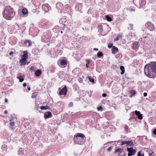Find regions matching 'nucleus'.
Here are the masks:
<instances>
[{"label": "nucleus", "instance_id": "1", "mask_svg": "<svg viewBox=\"0 0 156 156\" xmlns=\"http://www.w3.org/2000/svg\"><path fill=\"white\" fill-rule=\"evenodd\" d=\"M144 73L149 78L156 77V63L152 62L149 66L146 65L144 67Z\"/></svg>", "mask_w": 156, "mask_h": 156}, {"label": "nucleus", "instance_id": "2", "mask_svg": "<svg viewBox=\"0 0 156 156\" xmlns=\"http://www.w3.org/2000/svg\"><path fill=\"white\" fill-rule=\"evenodd\" d=\"M15 15V12L11 8L5 9L3 16L5 19L9 20H11Z\"/></svg>", "mask_w": 156, "mask_h": 156}, {"label": "nucleus", "instance_id": "3", "mask_svg": "<svg viewBox=\"0 0 156 156\" xmlns=\"http://www.w3.org/2000/svg\"><path fill=\"white\" fill-rule=\"evenodd\" d=\"M79 137L82 138V142L85 141V136L83 133H77L76 134V135L74 136L73 138L74 143H81L80 141H79Z\"/></svg>", "mask_w": 156, "mask_h": 156}, {"label": "nucleus", "instance_id": "4", "mask_svg": "<svg viewBox=\"0 0 156 156\" xmlns=\"http://www.w3.org/2000/svg\"><path fill=\"white\" fill-rule=\"evenodd\" d=\"M145 26L150 31H153L155 29L154 24L150 22H147L145 24Z\"/></svg>", "mask_w": 156, "mask_h": 156}, {"label": "nucleus", "instance_id": "5", "mask_svg": "<svg viewBox=\"0 0 156 156\" xmlns=\"http://www.w3.org/2000/svg\"><path fill=\"white\" fill-rule=\"evenodd\" d=\"M127 150L128 152V156H131L133 155L136 153V151L135 149H133L132 147L130 148H127Z\"/></svg>", "mask_w": 156, "mask_h": 156}, {"label": "nucleus", "instance_id": "6", "mask_svg": "<svg viewBox=\"0 0 156 156\" xmlns=\"http://www.w3.org/2000/svg\"><path fill=\"white\" fill-rule=\"evenodd\" d=\"M58 63L60 67L62 68H64L67 65V62L65 60L60 59L58 60Z\"/></svg>", "mask_w": 156, "mask_h": 156}, {"label": "nucleus", "instance_id": "7", "mask_svg": "<svg viewBox=\"0 0 156 156\" xmlns=\"http://www.w3.org/2000/svg\"><path fill=\"white\" fill-rule=\"evenodd\" d=\"M67 91V89L66 86L64 87L62 90H61L59 92V94L60 95H65L66 94Z\"/></svg>", "mask_w": 156, "mask_h": 156}, {"label": "nucleus", "instance_id": "8", "mask_svg": "<svg viewBox=\"0 0 156 156\" xmlns=\"http://www.w3.org/2000/svg\"><path fill=\"white\" fill-rule=\"evenodd\" d=\"M125 144H126L127 145H129L130 146H133L134 145L133 142L131 141H122L121 145H122Z\"/></svg>", "mask_w": 156, "mask_h": 156}, {"label": "nucleus", "instance_id": "9", "mask_svg": "<svg viewBox=\"0 0 156 156\" xmlns=\"http://www.w3.org/2000/svg\"><path fill=\"white\" fill-rule=\"evenodd\" d=\"M135 114L137 116L138 119H142L143 118L142 115L140 114V112L136 110L135 111Z\"/></svg>", "mask_w": 156, "mask_h": 156}, {"label": "nucleus", "instance_id": "10", "mask_svg": "<svg viewBox=\"0 0 156 156\" xmlns=\"http://www.w3.org/2000/svg\"><path fill=\"white\" fill-rule=\"evenodd\" d=\"M112 52L113 54H115L118 51V48L115 46H113L112 49Z\"/></svg>", "mask_w": 156, "mask_h": 156}, {"label": "nucleus", "instance_id": "11", "mask_svg": "<svg viewBox=\"0 0 156 156\" xmlns=\"http://www.w3.org/2000/svg\"><path fill=\"white\" fill-rule=\"evenodd\" d=\"M23 59H27L28 58V54L27 52V51H24L23 52Z\"/></svg>", "mask_w": 156, "mask_h": 156}, {"label": "nucleus", "instance_id": "12", "mask_svg": "<svg viewBox=\"0 0 156 156\" xmlns=\"http://www.w3.org/2000/svg\"><path fill=\"white\" fill-rule=\"evenodd\" d=\"M51 115V114L50 112H48L47 113L44 114V117L45 118H48L50 117Z\"/></svg>", "mask_w": 156, "mask_h": 156}, {"label": "nucleus", "instance_id": "13", "mask_svg": "<svg viewBox=\"0 0 156 156\" xmlns=\"http://www.w3.org/2000/svg\"><path fill=\"white\" fill-rule=\"evenodd\" d=\"M138 47V42L137 41H135L133 45V48L135 49Z\"/></svg>", "mask_w": 156, "mask_h": 156}, {"label": "nucleus", "instance_id": "14", "mask_svg": "<svg viewBox=\"0 0 156 156\" xmlns=\"http://www.w3.org/2000/svg\"><path fill=\"white\" fill-rule=\"evenodd\" d=\"M26 60L27 59H23V58H22V59L20 60V62L22 64V65H25L26 63Z\"/></svg>", "mask_w": 156, "mask_h": 156}, {"label": "nucleus", "instance_id": "15", "mask_svg": "<svg viewBox=\"0 0 156 156\" xmlns=\"http://www.w3.org/2000/svg\"><path fill=\"white\" fill-rule=\"evenodd\" d=\"M41 71L40 70H38L35 72V74L36 76H39L41 74Z\"/></svg>", "mask_w": 156, "mask_h": 156}, {"label": "nucleus", "instance_id": "16", "mask_svg": "<svg viewBox=\"0 0 156 156\" xmlns=\"http://www.w3.org/2000/svg\"><path fill=\"white\" fill-rule=\"evenodd\" d=\"M25 43L26 45L28 46H30L31 45V41L29 40H26L25 41Z\"/></svg>", "mask_w": 156, "mask_h": 156}, {"label": "nucleus", "instance_id": "17", "mask_svg": "<svg viewBox=\"0 0 156 156\" xmlns=\"http://www.w3.org/2000/svg\"><path fill=\"white\" fill-rule=\"evenodd\" d=\"M17 78L19 80L20 82H23L24 80V77L22 75H21L19 76H17Z\"/></svg>", "mask_w": 156, "mask_h": 156}, {"label": "nucleus", "instance_id": "18", "mask_svg": "<svg viewBox=\"0 0 156 156\" xmlns=\"http://www.w3.org/2000/svg\"><path fill=\"white\" fill-rule=\"evenodd\" d=\"M22 12L23 15H26L28 13V11L27 9L24 8L22 10Z\"/></svg>", "mask_w": 156, "mask_h": 156}, {"label": "nucleus", "instance_id": "19", "mask_svg": "<svg viewBox=\"0 0 156 156\" xmlns=\"http://www.w3.org/2000/svg\"><path fill=\"white\" fill-rule=\"evenodd\" d=\"M123 151V149L122 148H118L115 151V153L119 152V154L121 153Z\"/></svg>", "mask_w": 156, "mask_h": 156}, {"label": "nucleus", "instance_id": "20", "mask_svg": "<svg viewBox=\"0 0 156 156\" xmlns=\"http://www.w3.org/2000/svg\"><path fill=\"white\" fill-rule=\"evenodd\" d=\"M120 69L122 71L121 73V74H123L124 73L125 71V69L124 67L122 66H120Z\"/></svg>", "mask_w": 156, "mask_h": 156}, {"label": "nucleus", "instance_id": "21", "mask_svg": "<svg viewBox=\"0 0 156 156\" xmlns=\"http://www.w3.org/2000/svg\"><path fill=\"white\" fill-rule=\"evenodd\" d=\"M40 108L41 110H46L49 109V107L47 106H41L40 107Z\"/></svg>", "mask_w": 156, "mask_h": 156}, {"label": "nucleus", "instance_id": "22", "mask_svg": "<svg viewBox=\"0 0 156 156\" xmlns=\"http://www.w3.org/2000/svg\"><path fill=\"white\" fill-rule=\"evenodd\" d=\"M103 55V54L101 52L99 51L97 53V56L98 57H101Z\"/></svg>", "mask_w": 156, "mask_h": 156}, {"label": "nucleus", "instance_id": "23", "mask_svg": "<svg viewBox=\"0 0 156 156\" xmlns=\"http://www.w3.org/2000/svg\"><path fill=\"white\" fill-rule=\"evenodd\" d=\"M130 93L132 95L131 96V97L132 96L134 95L135 94L136 92L134 90H132L130 91Z\"/></svg>", "mask_w": 156, "mask_h": 156}, {"label": "nucleus", "instance_id": "24", "mask_svg": "<svg viewBox=\"0 0 156 156\" xmlns=\"http://www.w3.org/2000/svg\"><path fill=\"white\" fill-rule=\"evenodd\" d=\"M105 18L108 21L110 22L112 20L111 18L108 16H106Z\"/></svg>", "mask_w": 156, "mask_h": 156}, {"label": "nucleus", "instance_id": "25", "mask_svg": "<svg viewBox=\"0 0 156 156\" xmlns=\"http://www.w3.org/2000/svg\"><path fill=\"white\" fill-rule=\"evenodd\" d=\"M98 28L99 29V31H100V32H102L103 31V29H102V27L100 25L98 27Z\"/></svg>", "mask_w": 156, "mask_h": 156}, {"label": "nucleus", "instance_id": "26", "mask_svg": "<svg viewBox=\"0 0 156 156\" xmlns=\"http://www.w3.org/2000/svg\"><path fill=\"white\" fill-rule=\"evenodd\" d=\"M122 36L121 35H119L115 39H114V41H115L119 40V38H121Z\"/></svg>", "mask_w": 156, "mask_h": 156}, {"label": "nucleus", "instance_id": "27", "mask_svg": "<svg viewBox=\"0 0 156 156\" xmlns=\"http://www.w3.org/2000/svg\"><path fill=\"white\" fill-rule=\"evenodd\" d=\"M113 44L111 43H109L108 44V47L109 48H111L112 47V46H113Z\"/></svg>", "mask_w": 156, "mask_h": 156}, {"label": "nucleus", "instance_id": "28", "mask_svg": "<svg viewBox=\"0 0 156 156\" xmlns=\"http://www.w3.org/2000/svg\"><path fill=\"white\" fill-rule=\"evenodd\" d=\"M137 156H144V154L141 153V151H139L137 154Z\"/></svg>", "mask_w": 156, "mask_h": 156}, {"label": "nucleus", "instance_id": "29", "mask_svg": "<svg viewBox=\"0 0 156 156\" xmlns=\"http://www.w3.org/2000/svg\"><path fill=\"white\" fill-rule=\"evenodd\" d=\"M79 141H80L81 142V143H76V144H82L85 142V141H83V142H82V138H80L79 137Z\"/></svg>", "mask_w": 156, "mask_h": 156}, {"label": "nucleus", "instance_id": "30", "mask_svg": "<svg viewBox=\"0 0 156 156\" xmlns=\"http://www.w3.org/2000/svg\"><path fill=\"white\" fill-rule=\"evenodd\" d=\"M89 80L90 82H94V79L91 78V77L90 76L89 77Z\"/></svg>", "mask_w": 156, "mask_h": 156}, {"label": "nucleus", "instance_id": "31", "mask_svg": "<svg viewBox=\"0 0 156 156\" xmlns=\"http://www.w3.org/2000/svg\"><path fill=\"white\" fill-rule=\"evenodd\" d=\"M112 147H109L107 149V151L108 152L110 151L112 149Z\"/></svg>", "mask_w": 156, "mask_h": 156}, {"label": "nucleus", "instance_id": "32", "mask_svg": "<svg viewBox=\"0 0 156 156\" xmlns=\"http://www.w3.org/2000/svg\"><path fill=\"white\" fill-rule=\"evenodd\" d=\"M10 124L11 126H13L15 124V122H12L10 123Z\"/></svg>", "mask_w": 156, "mask_h": 156}, {"label": "nucleus", "instance_id": "33", "mask_svg": "<svg viewBox=\"0 0 156 156\" xmlns=\"http://www.w3.org/2000/svg\"><path fill=\"white\" fill-rule=\"evenodd\" d=\"M124 129L126 131L128 129V126L126 125H125L124 126Z\"/></svg>", "mask_w": 156, "mask_h": 156}, {"label": "nucleus", "instance_id": "34", "mask_svg": "<svg viewBox=\"0 0 156 156\" xmlns=\"http://www.w3.org/2000/svg\"><path fill=\"white\" fill-rule=\"evenodd\" d=\"M102 107L101 106H100L97 108V109L98 111H99L100 110L102 109Z\"/></svg>", "mask_w": 156, "mask_h": 156}, {"label": "nucleus", "instance_id": "35", "mask_svg": "<svg viewBox=\"0 0 156 156\" xmlns=\"http://www.w3.org/2000/svg\"><path fill=\"white\" fill-rule=\"evenodd\" d=\"M73 103L72 102H71L70 103L69 105V107H72V106H73Z\"/></svg>", "mask_w": 156, "mask_h": 156}, {"label": "nucleus", "instance_id": "36", "mask_svg": "<svg viewBox=\"0 0 156 156\" xmlns=\"http://www.w3.org/2000/svg\"><path fill=\"white\" fill-rule=\"evenodd\" d=\"M153 133L154 135H156V129L154 130Z\"/></svg>", "mask_w": 156, "mask_h": 156}, {"label": "nucleus", "instance_id": "37", "mask_svg": "<svg viewBox=\"0 0 156 156\" xmlns=\"http://www.w3.org/2000/svg\"><path fill=\"white\" fill-rule=\"evenodd\" d=\"M106 96H107V94H106L105 93L103 94H102V96L103 97H106Z\"/></svg>", "mask_w": 156, "mask_h": 156}, {"label": "nucleus", "instance_id": "38", "mask_svg": "<svg viewBox=\"0 0 156 156\" xmlns=\"http://www.w3.org/2000/svg\"><path fill=\"white\" fill-rule=\"evenodd\" d=\"M153 153V152H152L151 153H149V156H153V155H152V154Z\"/></svg>", "mask_w": 156, "mask_h": 156}, {"label": "nucleus", "instance_id": "39", "mask_svg": "<svg viewBox=\"0 0 156 156\" xmlns=\"http://www.w3.org/2000/svg\"><path fill=\"white\" fill-rule=\"evenodd\" d=\"M129 10L131 11H134L135 9L132 8L129 9Z\"/></svg>", "mask_w": 156, "mask_h": 156}, {"label": "nucleus", "instance_id": "40", "mask_svg": "<svg viewBox=\"0 0 156 156\" xmlns=\"http://www.w3.org/2000/svg\"><path fill=\"white\" fill-rule=\"evenodd\" d=\"M147 95V94L145 92L144 94V97H146Z\"/></svg>", "mask_w": 156, "mask_h": 156}, {"label": "nucleus", "instance_id": "41", "mask_svg": "<svg viewBox=\"0 0 156 156\" xmlns=\"http://www.w3.org/2000/svg\"><path fill=\"white\" fill-rule=\"evenodd\" d=\"M94 50L96 51H98V48H94Z\"/></svg>", "mask_w": 156, "mask_h": 156}, {"label": "nucleus", "instance_id": "42", "mask_svg": "<svg viewBox=\"0 0 156 156\" xmlns=\"http://www.w3.org/2000/svg\"><path fill=\"white\" fill-rule=\"evenodd\" d=\"M23 87H25L26 86V83H24L23 84Z\"/></svg>", "mask_w": 156, "mask_h": 156}, {"label": "nucleus", "instance_id": "43", "mask_svg": "<svg viewBox=\"0 0 156 156\" xmlns=\"http://www.w3.org/2000/svg\"><path fill=\"white\" fill-rule=\"evenodd\" d=\"M31 98H36V96H34V95H32V96H31Z\"/></svg>", "mask_w": 156, "mask_h": 156}, {"label": "nucleus", "instance_id": "44", "mask_svg": "<svg viewBox=\"0 0 156 156\" xmlns=\"http://www.w3.org/2000/svg\"><path fill=\"white\" fill-rule=\"evenodd\" d=\"M13 52L12 51L9 53V55H11L12 54H13Z\"/></svg>", "mask_w": 156, "mask_h": 156}, {"label": "nucleus", "instance_id": "45", "mask_svg": "<svg viewBox=\"0 0 156 156\" xmlns=\"http://www.w3.org/2000/svg\"><path fill=\"white\" fill-rule=\"evenodd\" d=\"M5 102H8V100H7V99H6V98H5Z\"/></svg>", "mask_w": 156, "mask_h": 156}, {"label": "nucleus", "instance_id": "46", "mask_svg": "<svg viewBox=\"0 0 156 156\" xmlns=\"http://www.w3.org/2000/svg\"><path fill=\"white\" fill-rule=\"evenodd\" d=\"M4 113L5 114H7V111L6 110H5L4 112Z\"/></svg>", "mask_w": 156, "mask_h": 156}, {"label": "nucleus", "instance_id": "47", "mask_svg": "<svg viewBox=\"0 0 156 156\" xmlns=\"http://www.w3.org/2000/svg\"><path fill=\"white\" fill-rule=\"evenodd\" d=\"M86 67H87H87H88V64H86Z\"/></svg>", "mask_w": 156, "mask_h": 156}, {"label": "nucleus", "instance_id": "48", "mask_svg": "<svg viewBox=\"0 0 156 156\" xmlns=\"http://www.w3.org/2000/svg\"><path fill=\"white\" fill-rule=\"evenodd\" d=\"M28 90H30V87H28Z\"/></svg>", "mask_w": 156, "mask_h": 156}, {"label": "nucleus", "instance_id": "49", "mask_svg": "<svg viewBox=\"0 0 156 156\" xmlns=\"http://www.w3.org/2000/svg\"><path fill=\"white\" fill-rule=\"evenodd\" d=\"M126 156V154H124V155H122L121 156Z\"/></svg>", "mask_w": 156, "mask_h": 156}, {"label": "nucleus", "instance_id": "50", "mask_svg": "<svg viewBox=\"0 0 156 156\" xmlns=\"http://www.w3.org/2000/svg\"><path fill=\"white\" fill-rule=\"evenodd\" d=\"M130 26H133V25H132V24H131V25H130Z\"/></svg>", "mask_w": 156, "mask_h": 156}, {"label": "nucleus", "instance_id": "51", "mask_svg": "<svg viewBox=\"0 0 156 156\" xmlns=\"http://www.w3.org/2000/svg\"><path fill=\"white\" fill-rule=\"evenodd\" d=\"M31 68H33V67L31 66Z\"/></svg>", "mask_w": 156, "mask_h": 156}]
</instances>
